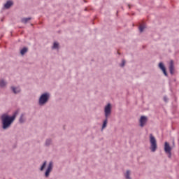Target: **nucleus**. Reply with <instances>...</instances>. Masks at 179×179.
I'll use <instances>...</instances> for the list:
<instances>
[{"label":"nucleus","mask_w":179,"mask_h":179,"mask_svg":"<svg viewBox=\"0 0 179 179\" xmlns=\"http://www.w3.org/2000/svg\"><path fill=\"white\" fill-rule=\"evenodd\" d=\"M25 121H26V119L24 118V114H22L19 119V122L20 124H23V122H24Z\"/></svg>","instance_id":"nucleus-13"},{"label":"nucleus","mask_w":179,"mask_h":179,"mask_svg":"<svg viewBox=\"0 0 179 179\" xmlns=\"http://www.w3.org/2000/svg\"><path fill=\"white\" fill-rule=\"evenodd\" d=\"M168 155V157H169V159L171 157V152H170V153H166Z\"/></svg>","instance_id":"nucleus-23"},{"label":"nucleus","mask_w":179,"mask_h":179,"mask_svg":"<svg viewBox=\"0 0 179 179\" xmlns=\"http://www.w3.org/2000/svg\"><path fill=\"white\" fill-rule=\"evenodd\" d=\"M164 101L165 103H167V101H169V98H167V96H164Z\"/></svg>","instance_id":"nucleus-22"},{"label":"nucleus","mask_w":179,"mask_h":179,"mask_svg":"<svg viewBox=\"0 0 179 179\" xmlns=\"http://www.w3.org/2000/svg\"><path fill=\"white\" fill-rule=\"evenodd\" d=\"M150 149L152 152H156V150L157 149V143L156 141V138L153 136V134H150Z\"/></svg>","instance_id":"nucleus-4"},{"label":"nucleus","mask_w":179,"mask_h":179,"mask_svg":"<svg viewBox=\"0 0 179 179\" xmlns=\"http://www.w3.org/2000/svg\"><path fill=\"white\" fill-rule=\"evenodd\" d=\"M29 20H31V17L22 18L21 20V22H22V23L26 24V23H27V22H29Z\"/></svg>","instance_id":"nucleus-14"},{"label":"nucleus","mask_w":179,"mask_h":179,"mask_svg":"<svg viewBox=\"0 0 179 179\" xmlns=\"http://www.w3.org/2000/svg\"><path fill=\"white\" fill-rule=\"evenodd\" d=\"M47 166V161H45L43 162V164H42V166H41V171H43V170H44V169H45V166Z\"/></svg>","instance_id":"nucleus-16"},{"label":"nucleus","mask_w":179,"mask_h":179,"mask_svg":"<svg viewBox=\"0 0 179 179\" xmlns=\"http://www.w3.org/2000/svg\"><path fill=\"white\" fill-rule=\"evenodd\" d=\"M104 112H105L106 120H103V122L102 124V129H101L102 131L104 129V128L107 127L108 117L111 115V104L108 103L106 106H105Z\"/></svg>","instance_id":"nucleus-2"},{"label":"nucleus","mask_w":179,"mask_h":179,"mask_svg":"<svg viewBox=\"0 0 179 179\" xmlns=\"http://www.w3.org/2000/svg\"><path fill=\"white\" fill-rule=\"evenodd\" d=\"M59 44H58V43L55 42L54 44H53L52 48L57 49V48H58V46H59Z\"/></svg>","instance_id":"nucleus-19"},{"label":"nucleus","mask_w":179,"mask_h":179,"mask_svg":"<svg viewBox=\"0 0 179 179\" xmlns=\"http://www.w3.org/2000/svg\"><path fill=\"white\" fill-rule=\"evenodd\" d=\"M169 72L171 75H174V62L173 60L170 62Z\"/></svg>","instance_id":"nucleus-7"},{"label":"nucleus","mask_w":179,"mask_h":179,"mask_svg":"<svg viewBox=\"0 0 179 179\" xmlns=\"http://www.w3.org/2000/svg\"><path fill=\"white\" fill-rule=\"evenodd\" d=\"M173 145H174V141H173Z\"/></svg>","instance_id":"nucleus-24"},{"label":"nucleus","mask_w":179,"mask_h":179,"mask_svg":"<svg viewBox=\"0 0 179 179\" xmlns=\"http://www.w3.org/2000/svg\"><path fill=\"white\" fill-rule=\"evenodd\" d=\"M27 48H23L21 50H20V54L21 55H24V54H26L27 52Z\"/></svg>","instance_id":"nucleus-15"},{"label":"nucleus","mask_w":179,"mask_h":179,"mask_svg":"<svg viewBox=\"0 0 179 179\" xmlns=\"http://www.w3.org/2000/svg\"><path fill=\"white\" fill-rule=\"evenodd\" d=\"M159 66L160 69H162V71H163L165 76H167V71H166V67H164V64H163V63H159Z\"/></svg>","instance_id":"nucleus-9"},{"label":"nucleus","mask_w":179,"mask_h":179,"mask_svg":"<svg viewBox=\"0 0 179 179\" xmlns=\"http://www.w3.org/2000/svg\"><path fill=\"white\" fill-rule=\"evenodd\" d=\"M50 145H51V140H50V139L46 140L45 145L46 146H50Z\"/></svg>","instance_id":"nucleus-20"},{"label":"nucleus","mask_w":179,"mask_h":179,"mask_svg":"<svg viewBox=\"0 0 179 179\" xmlns=\"http://www.w3.org/2000/svg\"><path fill=\"white\" fill-rule=\"evenodd\" d=\"M148 122V117L146 116H141L139 120V124L140 127L141 128H143L145 125H146V123Z\"/></svg>","instance_id":"nucleus-6"},{"label":"nucleus","mask_w":179,"mask_h":179,"mask_svg":"<svg viewBox=\"0 0 179 179\" xmlns=\"http://www.w3.org/2000/svg\"><path fill=\"white\" fill-rule=\"evenodd\" d=\"M17 113L15 112L12 116H9L6 114H3L1 115V124L3 129H8L10 128L12 124H13V121H15L16 118V115Z\"/></svg>","instance_id":"nucleus-1"},{"label":"nucleus","mask_w":179,"mask_h":179,"mask_svg":"<svg viewBox=\"0 0 179 179\" xmlns=\"http://www.w3.org/2000/svg\"><path fill=\"white\" fill-rule=\"evenodd\" d=\"M11 90L15 94H17V93H20V88L19 87H11Z\"/></svg>","instance_id":"nucleus-10"},{"label":"nucleus","mask_w":179,"mask_h":179,"mask_svg":"<svg viewBox=\"0 0 179 179\" xmlns=\"http://www.w3.org/2000/svg\"><path fill=\"white\" fill-rule=\"evenodd\" d=\"M8 85V83L3 79L0 80V87H5Z\"/></svg>","instance_id":"nucleus-12"},{"label":"nucleus","mask_w":179,"mask_h":179,"mask_svg":"<svg viewBox=\"0 0 179 179\" xmlns=\"http://www.w3.org/2000/svg\"><path fill=\"white\" fill-rule=\"evenodd\" d=\"M129 176H131V171H127V172L125 173V178L131 179V177Z\"/></svg>","instance_id":"nucleus-17"},{"label":"nucleus","mask_w":179,"mask_h":179,"mask_svg":"<svg viewBox=\"0 0 179 179\" xmlns=\"http://www.w3.org/2000/svg\"><path fill=\"white\" fill-rule=\"evenodd\" d=\"M12 5H13V2L12 1H8L4 5V8L6 9H9Z\"/></svg>","instance_id":"nucleus-11"},{"label":"nucleus","mask_w":179,"mask_h":179,"mask_svg":"<svg viewBox=\"0 0 179 179\" xmlns=\"http://www.w3.org/2000/svg\"><path fill=\"white\" fill-rule=\"evenodd\" d=\"M164 151L165 153H170V152H171V147H170V144H169L167 142H165L164 144Z\"/></svg>","instance_id":"nucleus-8"},{"label":"nucleus","mask_w":179,"mask_h":179,"mask_svg":"<svg viewBox=\"0 0 179 179\" xmlns=\"http://www.w3.org/2000/svg\"><path fill=\"white\" fill-rule=\"evenodd\" d=\"M145 25H140L139 26V31L140 33H142L143 31V30H145Z\"/></svg>","instance_id":"nucleus-18"},{"label":"nucleus","mask_w":179,"mask_h":179,"mask_svg":"<svg viewBox=\"0 0 179 179\" xmlns=\"http://www.w3.org/2000/svg\"><path fill=\"white\" fill-rule=\"evenodd\" d=\"M125 66V60L122 61V64H120V66Z\"/></svg>","instance_id":"nucleus-21"},{"label":"nucleus","mask_w":179,"mask_h":179,"mask_svg":"<svg viewBox=\"0 0 179 179\" xmlns=\"http://www.w3.org/2000/svg\"><path fill=\"white\" fill-rule=\"evenodd\" d=\"M50 100V93H43L41 95L38 101L39 106H44Z\"/></svg>","instance_id":"nucleus-3"},{"label":"nucleus","mask_w":179,"mask_h":179,"mask_svg":"<svg viewBox=\"0 0 179 179\" xmlns=\"http://www.w3.org/2000/svg\"><path fill=\"white\" fill-rule=\"evenodd\" d=\"M52 167H53V164L52 162H50L48 166V168L46 169V171L45 173V177L48 178L50 177V173L52 171Z\"/></svg>","instance_id":"nucleus-5"}]
</instances>
